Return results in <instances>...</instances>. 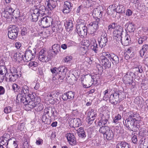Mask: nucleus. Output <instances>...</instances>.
Wrapping results in <instances>:
<instances>
[{
	"label": "nucleus",
	"mask_w": 148,
	"mask_h": 148,
	"mask_svg": "<svg viewBox=\"0 0 148 148\" xmlns=\"http://www.w3.org/2000/svg\"><path fill=\"white\" fill-rule=\"evenodd\" d=\"M38 63L35 61H31L28 64L29 67L34 71H36L37 69Z\"/></svg>",
	"instance_id": "obj_32"
},
{
	"label": "nucleus",
	"mask_w": 148,
	"mask_h": 148,
	"mask_svg": "<svg viewBox=\"0 0 148 148\" xmlns=\"http://www.w3.org/2000/svg\"><path fill=\"white\" fill-rule=\"evenodd\" d=\"M122 95L121 92L117 91L113 94H111L109 97V101L112 104L116 105L118 102L122 100V99L120 96Z\"/></svg>",
	"instance_id": "obj_7"
},
{
	"label": "nucleus",
	"mask_w": 148,
	"mask_h": 148,
	"mask_svg": "<svg viewBox=\"0 0 148 148\" xmlns=\"http://www.w3.org/2000/svg\"><path fill=\"white\" fill-rule=\"evenodd\" d=\"M12 110H13V108L10 106L6 107L4 110V112L6 114L10 113Z\"/></svg>",
	"instance_id": "obj_52"
},
{
	"label": "nucleus",
	"mask_w": 148,
	"mask_h": 148,
	"mask_svg": "<svg viewBox=\"0 0 148 148\" xmlns=\"http://www.w3.org/2000/svg\"><path fill=\"white\" fill-rule=\"evenodd\" d=\"M109 25L111 26V27L112 29H114L115 30L118 25H117L116 23L114 22L110 24Z\"/></svg>",
	"instance_id": "obj_64"
},
{
	"label": "nucleus",
	"mask_w": 148,
	"mask_h": 148,
	"mask_svg": "<svg viewBox=\"0 0 148 148\" xmlns=\"http://www.w3.org/2000/svg\"><path fill=\"white\" fill-rule=\"evenodd\" d=\"M52 49L49 50V52L51 53L52 56H55L60 51V47L58 44H54L52 46Z\"/></svg>",
	"instance_id": "obj_20"
},
{
	"label": "nucleus",
	"mask_w": 148,
	"mask_h": 148,
	"mask_svg": "<svg viewBox=\"0 0 148 148\" xmlns=\"http://www.w3.org/2000/svg\"><path fill=\"white\" fill-rule=\"evenodd\" d=\"M34 50V49H33ZM34 53H32V51L29 49H27L25 53H24L23 57V61L25 62H28L30 61L33 58L36 53V52L34 51Z\"/></svg>",
	"instance_id": "obj_14"
},
{
	"label": "nucleus",
	"mask_w": 148,
	"mask_h": 148,
	"mask_svg": "<svg viewBox=\"0 0 148 148\" xmlns=\"http://www.w3.org/2000/svg\"><path fill=\"white\" fill-rule=\"evenodd\" d=\"M137 122L134 121V120H130L127 119L125 121V123H123L128 130L132 131L135 132L139 130L140 127L139 124L138 125Z\"/></svg>",
	"instance_id": "obj_3"
},
{
	"label": "nucleus",
	"mask_w": 148,
	"mask_h": 148,
	"mask_svg": "<svg viewBox=\"0 0 148 148\" xmlns=\"http://www.w3.org/2000/svg\"><path fill=\"white\" fill-rule=\"evenodd\" d=\"M114 133L112 130L110 129L103 136L106 139L108 140H112L114 137Z\"/></svg>",
	"instance_id": "obj_29"
},
{
	"label": "nucleus",
	"mask_w": 148,
	"mask_h": 148,
	"mask_svg": "<svg viewBox=\"0 0 148 148\" xmlns=\"http://www.w3.org/2000/svg\"><path fill=\"white\" fill-rule=\"evenodd\" d=\"M10 136L9 134L6 133H5L3 136L1 137V138H3V139H5V140H7L9 141V140L11 139V138H10Z\"/></svg>",
	"instance_id": "obj_55"
},
{
	"label": "nucleus",
	"mask_w": 148,
	"mask_h": 148,
	"mask_svg": "<svg viewBox=\"0 0 148 148\" xmlns=\"http://www.w3.org/2000/svg\"><path fill=\"white\" fill-rule=\"evenodd\" d=\"M58 74L56 75L57 77L60 80L63 79L65 77L67 71V69L64 66H60L58 68Z\"/></svg>",
	"instance_id": "obj_11"
},
{
	"label": "nucleus",
	"mask_w": 148,
	"mask_h": 148,
	"mask_svg": "<svg viewBox=\"0 0 148 148\" xmlns=\"http://www.w3.org/2000/svg\"><path fill=\"white\" fill-rule=\"evenodd\" d=\"M85 25L81 26H76V29L78 34L80 35L84 36L87 34V27Z\"/></svg>",
	"instance_id": "obj_16"
},
{
	"label": "nucleus",
	"mask_w": 148,
	"mask_h": 148,
	"mask_svg": "<svg viewBox=\"0 0 148 148\" xmlns=\"http://www.w3.org/2000/svg\"><path fill=\"white\" fill-rule=\"evenodd\" d=\"M97 79L96 75L92 76L90 75H86L82 80V83L84 88H88L92 84L97 83Z\"/></svg>",
	"instance_id": "obj_2"
},
{
	"label": "nucleus",
	"mask_w": 148,
	"mask_h": 148,
	"mask_svg": "<svg viewBox=\"0 0 148 148\" xmlns=\"http://www.w3.org/2000/svg\"><path fill=\"white\" fill-rule=\"evenodd\" d=\"M27 97H29V100H32L34 101H37V102H40V99L38 97H35L33 94H29L27 95Z\"/></svg>",
	"instance_id": "obj_44"
},
{
	"label": "nucleus",
	"mask_w": 148,
	"mask_h": 148,
	"mask_svg": "<svg viewBox=\"0 0 148 148\" xmlns=\"http://www.w3.org/2000/svg\"><path fill=\"white\" fill-rule=\"evenodd\" d=\"M10 15L8 12L5 11H3L2 13V16L5 18H9Z\"/></svg>",
	"instance_id": "obj_58"
},
{
	"label": "nucleus",
	"mask_w": 148,
	"mask_h": 148,
	"mask_svg": "<svg viewBox=\"0 0 148 148\" xmlns=\"http://www.w3.org/2000/svg\"><path fill=\"white\" fill-rule=\"evenodd\" d=\"M9 143L7 148H18V145L16 142V140L15 138H12L9 141Z\"/></svg>",
	"instance_id": "obj_25"
},
{
	"label": "nucleus",
	"mask_w": 148,
	"mask_h": 148,
	"mask_svg": "<svg viewBox=\"0 0 148 148\" xmlns=\"http://www.w3.org/2000/svg\"><path fill=\"white\" fill-rule=\"evenodd\" d=\"M12 88L14 92H20L21 90L20 87L17 84L14 83L12 85Z\"/></svg>",
	"instance_id": "obj_50"
},
{
	"label": "nucleus",
	"mask_w": 148,
	"mask_h": 148,
	"mask_svg": "<svg viewBox=\"0 0 148 148\" xmlns=\"http://www.w3.org/2000/svg\"><path fill=\"white\" fill-rule=\"evenodd\" d=\"M43 143V140L40 138H38L36 140V144L37 145H41Z\"/></svg>",
	"instance_id": "obj_59"
},
{
	"label": "nucleus",
	"mask_w": 148,
	"mask_h": 148,
	"mask_svg": "<svg viewBox=\"0 0 148 148\" xmlns=\"http://www.w3.org/2000/svg\"><path fill=\"white\" fill-rule=\"evenodd\" d=\"M101 116L100 120L98 122V125L99 126H106L107 125L108 119L103 114L101 115Z\"/></svg>",
	"instance_id": "obj_26"
},
{
	"label": "nucleus",
	"mask_w": 148,
	"mask_h": 148,
	"mask_svg": "<svg viewBox=\"0 0 148 148\" xmlns=\"http://www.w3.org/2000/svg\"><path fill=\"white\" fill-rule=\"evenodd\" d=\"M51 54L49 55L47 51L42 49L39 53L38 59L43 62H47L51 60Z\"/></svg>",
	"instance_id": "obj_6"
},
{
	"label": "nucleus",
	"mask_w": 148,
	"mask_h": 148,
	"mask_svg": "<svg viewBox=\"0 0 148 148\" xmlns=\"http://www.w3.org/2000/svg\"><path fill=\"white\" fill-rule=\"evenodd\" d=\"M123 27L118 25L116 29L114 30L113 32L115 34V35H117V34H122V33L123 32Z\"/></svg>",
	"instance_id": "obj_35"
},
{
	"label": "nucleus",
	"mask_w": 148,
	"mask_h": 148,
	"mask_svg": "<svg viewBox=\"0 0 148 148\" xmlns=\"http://www.w3.org/2000/svg\"><path fill=\"white\" fill-rule=\"evenodd\" d=\"M29 92V87L27 85H24L21 87L19 93L20 94L26 96L28 95Z\"/></svg>",
	"instance_id": "obj_24"
},
{
	"label": "nucleus",
	"mask_w": 148,
	"mask_h": 148,
	"mask_svg": "<svg viewBox=\"0 0 148 148\" xmlns=\"http://www.w3.org/2000/svg\"><path fill=\"white\" fill-rule=\"evenodd\" d=\"M93 44L91 47V49L94 52L97 53L99 52V48L95 40H92Z\"/></svg>",
	"instance_id": "obj_30"
},
{
	"label": "nucleus",
	"mask_w": 148,
	"mask_h": 148,
	"mask_svg": "<svg viewBox=\"0 0 148 148\" xmlns=\"http://www.w3.org/2000/svg\"><path fill=\"white\" fill-rule=\"evenodd\" d=\"M46 114L44 113L42 116V120L43 122H44L45 123H47V122L48 121V119L46 116Z\"/></svg>",
	"instance_id": "obj_56"
},
{
	"label": "nucleus",
	"mask_w": 148,
	"mask_h": 148,
	"mask_svg": "<svg viewBox=\"0 0 148 148\" xmlns=\"http://www.w3.org/2000/svg\"><path fill=\"white\" fill-rule=\"evenodd\" d=\"M121 119V117L119 114H118L116 116H115L113 119V122L116 123H119V121Z\"/></svg>",
	"instance_id": "obj_53"
},
{
	"label": "nucleus",
	"mask_w": 148,
	"mask_h": 148,
	"mask_svg": "<svg viewBox=\"0 0 148 148\" xmlns=\"http://www.w3.org/2000/svg\"><path fill=\"white\" fill-rule=\"evenodd\" d=\"M141 87L143 89L147 90L148 89V80H143L141 83Z\"/></svg>",
	"instance_id": "obj_43"
},
{
	"label": "nucleus",
	"mask_w": 148,
	"mask_h": 148,
	"mask_svg": "<svg viewBox=\"0 0 148 148\" xmlns=\"http://www.w3.org/2000/svg\"><path fill=\"white\" fill-rule=\"evenodd\" d=\"M8 71L6 74V78L8 79L9 81L14 82L19 76L17 71L15 68H14L9 70Z\"/></svg>",
	"instance_id": "obj_5"
},
{
	"label": "nucleus",
	"mask_w": 148,
	"mask_h": 148,
	"mask_svg": "<svg viewBox=\"0 0 148 148\" xmlns=\"http://www.w3.org/2000/svg\"><path fill=\"white\" fill-rule=\"evenodd\" d=\"M133 51V49L131 47H129L127 48L126 52L125 53V58L128 60L130 58L134 56L133 52H132Z\"/></svg>",
	"instance_id": "obj_22"
},
{
	"label": "nucleus",
	"mask_w": 148,
	"mask_h": 148,
	"mask_svg": "<svg viewBox=\"0 0 148 148\" xmlns=\"http://www.w3.org/2000/svg\"><path fill=\"white\" fill-rule=\"evenodd\" d=\"M130 114L127 119L131 120H134V121L138 122V121L136 119L139 116L138 114L137 113H134L132 112H130Z\"/></svg>",
	"instance_id": "obj_37"
},
{
	"label": "nucleus",
	"mask_w": 148,
	"mask_h": 148,
	"mask_svg": "<svg viewBox=\"0 0 148 148\" xmlns=\"http://www.w3.org/2000/svg\"><path fill=\"white\" fill-rule=\"evenodd\" d=\"M87 32L90 33L92 36H94L97 30L95 29L92 28L90 25H88L87 27Z\"/></svg>",
	"instance_id": "obj_39"
},
{
	"label": "nucleus",
	"mask_w": 148,
	"mask_h": 148,
	"mask_svg": "<svg viewBox=\"0 0 148 148\" xmlns=\"http://www.w3.org/2000/svg\"><path fill=\"white\" fill-rule=\"evenodd\" d=\"M66 137L69 144L72 145L76 144V141L74 135L72 133L66 134Z\"/></svg>",
	"instance_id": "obj_17"
},
{
	"label": "nucleus",
	"mask_w": 148,
	"mask_h": 148,
	"mask_svg": "<svg viewBox=\"0 0 148 148\" xmlns=\"http://www.w3.org/2000/svg\"><path fill=\"white\" fill-rule=\"evenodd\" d=\"M6 67L3 65L0 66V74H2L6 75V74L8 72Z\"/></svg>",
	"instance_id": "obj_40"
},
{
	"label": "nucleus",
	"mask_w": 148,
	"mask_h": 148,
	"mask_svg": "<svg viewBox=\"0 0 148 148\" xmlns=\"http://www.w3.org/2000/svg\"><path fill=\"white\" fill-rule=\"evenodd\" d=\"M104 55L107 57L112 62L114 65H117L119 62V57L114 54L109 53L108 52H103Z\"/></svg>",
	"instance_id": "obj_9"
},
{
	"label": "nucleus",
	"mask_w": 148,
	"mask_h": 148,
	"mask_svg": "<svg viewBox=\"0 0 148 148\" xmlns=\"http://www.w3.org/2000/svg\"><path fill=\"white\" fill-rule=\"evenodd\" d=\"M140 146V148H148V141L145 139L144 141H142L141 143Z\"/></svg>",
	"instance_id": "obj_48"
},
{
	"label": "nucleus",
	"mask_w": 148,
	"mask_h": 148,
	"mask_svg": "<svg viewBox=\"0 0 148 148\" xmlns=\"http://www.w3.org/2000/svg\"><path fill=\"white\" fill-rule=\"evenodd\" d=\"M110 129V128L108 126H102L100 127L99 131L100 133L102 134L104 136L105 134H106V132L109 130Z\"/></svg>",
	"instance_id": "obj_34"
},
{
	"label": "nucleus",
	"mask_w": 148,
	"mask_h": 148,
	"mask_svg": "<svg viewBox=\"0 0 148 148\" xmlns=\"http://www.w3.org/2000/svg\"><path fill=\"white\" fill-rule=\"evenodd\" d=\"M27 30L26 28L23 27L21 30V34L22 36L25 35L27 33Z\"/></svg>",
	"instance_id": "obj_63"
},
{
	"label": "nucleus",
	"mask_w": 148,
	"mask_h": 148,
	"mask_svg": "<svg viewBox=\"0 0 148 148\" xmlns=\"http://www.w3.org/2000/svg\"><path fill=\"white\" fill-rule=\"evenodd\" d=\"M55 112H56L55 108L52 107H49L45 108L44 110V113L45 114H47L49 117L51 118L52 116H54Z\"/></svg>",
	"instance_id": "obj_19"
},
{
	"label": "nucleus",
	"mask_w": 148,
	"mask_h": 148,
	"mask_svg": "<svg viewBox=\"0 0 148 148\" xmlns=\"http://www.w3.org/2000/svg\"><path fill=\"white\" fill-rule=\"evenodd\" d=\"M134 70L138 72L142 73L143 72V69L141 66H138V67H136L134 68Z\"/></svg>",
	"instance_id": "obj_60"
},
{
	"label": "nucleus",
	"mask_w": 148,
	"mask_h": 148,
	"mask_svg": "<svg viewBox=\"0 0 148 148\" xmlns=\"http://www.w3.org/2000/svg\"><path fill=\"white\" fill-rule=\"evenodd\" d=\"M95 118L88 117L86 118V121L88 122V123L90 124H92Z\"/></svg>",
	"instance_id": "obj_62"
},
{
	"label": "nucleus",
	"mask_w": 148,
	"mask_h": 148,
	"mask_svg": "<svg viewBox=\"0 0 148 148\" xmlns=\"http://www.w3.org/2000/svg\"><path fill=\"white\" fill-rule=\"evenodd\" d=\"M88 118H95L97 115L96 110L94 109L90 110L88 113Z\"/></svg>",
	"instance_id": "obj_38"
},
{
	"label": "nucleus",
	"mask_w": 148,
	"mask_h": 148,
	"mask_svg": "<svg viewBox=\"0 0 148 148\" xmlns=\"http://www.w3.org/2000/svg\"><path fill=\"white\" fill-rule=\"evenodd\" d=\"M72 57L70 56H67L63 59V61L64 62H68L72 60Z\"/></svg>",
	"instance_id": "obj_57"
},
{
	"label": "nucleus",
	"mask_w": 148,
	"mask_h": 148,
	"mask_svg": "<svg viewBox=\"0 0 148 148\" xmlns=\"http://www.w3.org/2000/svg\"><path fill=\"white\" fill-rule=\"evenodd\" d=\"M103 8L101 6H99L94 9L92 12V15L97 19L101 18L102 15Z\"/></svg>",
	"instance_id": "obj_15"
},
{
	"label": "nucleus",
	"mask_w": 148,
	"mask_h": 148,
	"mask_svg": "<svg viewBox=\"0 0 148 148\" xmlns=\"http://www.w3.org/2000/svg\"><path fill=\"white\" fill-rule=\"evenodd\" d=\"M139 135L141 137H145L147 136V132L146 130L144 129L141 130L139 133Z\"/></svg>",
	"instance_id": "obj_51"
},
{
	"label": "nucleus",
	"mask_w": 148,
	"mask_h": 148,
	"mask_svg": "<svg viewBox=\"0 0 148 148\" xmlns=\"http://www.w3.org/2000/svg\"><path fill=\"white\" fill-rule=\"evenodd\" d=\"M73 4L70 1H66L64 2L63 6L72 9L73 8Z\"/></svg>",
	"instance_id": "obj_47"
},
{
	"label": "nucleus",
	"mask_w": 148,
	"mask_h": 148,
	"mask_svg": "<svg viewBox=\"0 0 148 148\" xmlns=\"http://www.w3.org/2000/svg\"><path fill=\"white\" fill-rule=\"evenodd\" d=\"M101 56L100 57V60L101 61V64L105 69L109 68L111 67V62L109 60L107 57L104 55V54Z\"/></svg>",
	"instance_id": "obj_12"
},
{
	"label": "nucleus",
	"mask_w": 148,
	"mask_h": 148,
	"mask_svg": "<svg viewBox=\"0 0 148 148\" xmlns=\"http://www.w3.org/2000/svg\"><path fill=\"white\" fill-rule=\"evenodd\" d=\"M27 103L26 106V107L33 108L35 107L38 106L39 108L37 109L39 111L43 109L42 105L39 102H37V101L29 100Z\"/></svg>",
	"instance_id": "obj_13"
},
{
	"label": "nucleus",
	"mask_w": 148,
	"mask_h": 148,
	"mask_svg": "<svg viewBox=\"0 0 148 148\" xmlns=\"http://www.w3.org/2000/svg\"><path fill=\"white\" fill-rule=\"evenodd\" d=\"M63 8L62 11L65 14H67L69 13L72 10L70 8H66V7L64 6H63Z\"/></svg>",
	"instance_id": "obj_54"
},
{
	"label": "nucleus",
	"mask_w": 148,
	"mask_h": 148,
	"mask_svg": "<svg viewBox=\"0 0 148 148\" xmlns=\"http://www.w3.org/2000/svg\"><path fill=\"white\" fill-rule=\"evenodd\" d=\"M134 75V73L131 71L127 72L126 74L123 78V79L124 83L126 84H132L133 81V76Z\"/></svg>",
	"instance_id": "obj_10"
},
{
	"label": "nucleus",
	"mask_w": 148,
	"mask_h": 148,
	"mask_svg": "<svg viewBox=\"0 0 148 148\" xmlns=\"http://www.w3.org/2000/svg\"><path fill=\"white\" fill-rule=\"evenodd\" d=\"M127 24V29L128 32H133L134 30V25L132 23H129L126 24L125 25L126 26Z\"/></svg>",
	"instance_id": "obj_45"
},
{
	"label": "nucleus",
	"mask_w": 148,
	"mask_h": 148,
	"mask_svg": "<svg viewBox=\"0 0 148 148\" xmlns=\"http://www.w3.org/2000/svg\"><path fill=\"white\" fill-rule=\"evenodd\" d=\"M148 50V45L145 44L143 46L142 49L139 51V53L141 57H143L144 56L145 53Z\"/></svg>",
	"instance_id": "obj_31"
},
{
	"label": "nucleus",
	"mask_w": 148,
	"mask_h": 148,
	"mask_svg": "<svg viewBox=\"0 0 148 148\" xmlns=\"http://www.w3.org/2000/svg\"><path fill=\"white\" fill-rule=\"evenodd\" d=\"M18 27L14 25H10L8 27V37L12 39H16L19 32Z\"/></svg>",
	"instance_id": "obj_4"
},
{
	"label": "nucleus",
	"mask_w": 148,
	"mask_h": 148,
	"mask_svg": "<svg viewBox=\"0 0 148 148\" xmlns=\"http://www.w3.org/2000/svg\"><path fill=\"white\" fill-rule=\"evenodd\" d=\"M29 100V97H27V95L25 96L23 95V96L21 97V101L22 103L25 105L26 106L27 104L28 103Z\"/></svg>",
	"instance_id": "obj_41"
},
{
	"label": "nucleus",
	"mask_w": 148,
	"mask_h": 148,
	"mask_svg": "<svg viewBox=\"0 0 148 148\" xmlns=\"http://www.w3.org/2000/svg\"><path fill=\"white\" fill-rule=\"evenodd\" d=\"M130 41V36L127 35H126L124 38L122 39V44L125 46L128 45L129 44V42Z\"/></svg>",
	"instance_id": "obj_33"
},
{
	"label": "nucleus",
	"mask_w": 148,
	"mask_h": 148,
	"mask_svg": "<svg viewBox=\"0 0 148 148\" xmlns=\"http://www.w3.org/2000/svg\"><path fill=\"white\" fill-rule=\"evenodd\" d=\"M130 145L124 141L120 142L116 146V148H130Z\"/></svg>",
	"instance_id": "obj_27"
},
{
	"label": "nucleus",
	"mask_w": 148,
	"mask_h": 148,
	"mask_svg": "<svg viewBox=\"0 0 148 148\" xmlns=\"http://www.w3.org/2000/svg\"><path fill=\"white\" fill-rule=\"evenodd\" d=\"M147 38L146 36L140 37L138 39H137L138 44L139 45L142 44L143 42L147 40Z\"/></svg>",
	"instance_id": "obj_49"
},
{
	"label": "nucleus",
	"mask_w": 148,
	"mask_h": 148,
	"mask_svg": "<svg viewBox=\"0 0 148 148\" xmlns=\"http://www.w3.org/2000/svg\"><path fill=\"white\" fill-rule=\"evenodd\" d=\"M107 37V34L106 31L103 30L101 34V38L98 39L99 47L101 49L105 47L107 45L108 40Z\"/></svg>",
	"instance_id": "obj_8"
},
{
	"label": "nucleus",
	"mask_w": 148,
	"mask_h": 148,
	"mask_svg": "<svg viewBox=\"0 0 148 148\" xmlns=\"http://www.w3.org/2000/svg\"><path fill=\"white\" fill-rule=\"evenodd\" d=\"M84 21L82 19H79L78 20L77 23V25H78L79 26H81L82 25H85L84 23Z\"/></svg>",
	"instance_id": "obj_61"
},
{
	"label": "nucleus",
	"mask_w": 148,
	"mask_h": 148,
	"mask_svg": "<svg viewBox=\"0 0 148 148\" xmlns=\"http://www.w3.org/2000/svg\"><path fill=\"white\" fill-rule=\"evenodd\" d=\"M101 19L99 18L96 19V20L90 23L89 25L92 27V28L97 30L99 27V24H100Z\"/></svg>",
	"instance_id": "obj_28"
},
{
	"label": "nucleus",
	"mask_w": 148,
	"mask_h": 148,
	"mask_svg": "<svg viewBox=\"0 0 148 148\" xmlns=\"http://www.w3.org/2000/svg\"><path fill=\"white\" fill-rule=\"evenodd\" d=\"M3 139L1 137L0 138V145L4 146L5 147H7L9 142L7 140Z\"/></svg>",
	"instance_id": "obj_42"
},
{
	"label": "nucleus",
	"mask_w": 148,
	"mask_h": 148,
	"mask_svg": "<svg viewBox=\"0 0 148 148\" xmlns=\"http://www.w3.org/2000/svg\"><path fill=\"white\" fill-rule=\"evenodd\" d=\"M74 92L71 91L67 92L62 94L63 101H67L68 99L72 100L74 98Z\"/></svg>",
	"instance_id": "obj_18"
},
{
	"label": "nucleus",
	"mask_w": 148,
	"mask_h": 148,
	"mask_svg": "<svg viewBox=\"0 0 148 148\" xmlns=\"http://www.w3.org/2000/svg\"><path fill=\"white\" fill-rule=\"evenodd\" d=\"M12 15L16 18L20 17V12L19 10L18 9H15L13 12H12Z\"/></svg>",
	"instance_id": "obj_46"
},
{
	"label": "nucleus",
	"mask_w": 148,
	"mask_h": 148,
	"mask_svg": "<svg viewBox=\"0 0 148 148\" xmlns=\"http://www.w3.org/2000/svg\"><path fill=\"white\" fill-rule=\"evenodd\" d=\"M57 0H46V7L41 3L34 6L31 11L32 21H36L40 18L39 24L44 28L47 27L52 24V19L49 16L42 17L49 10H52L57 5Z\"/></svg>",
	"instance_id": "obj_1"
},
{
	"label": "nucleus",
	"mask_w": 148,
	"mask_h": 148,
	"mask_svg": "<svg viewBox=\"0 0 148 148\" xmlns=\"http://www.w3.org/2000/svg\"><path fill=\"white\" fill-rule=\"evenodd\" d=\"M114 6L115 8L113 10V12H116L117 13H122L124 12L125 8L122 5L119 4L117 5L114 4Z\"/></svg>",
	"instance_id": "obj_21"
},
{
	"label": "nucleus",
	"mask_w": 148,
	"mask_h": 148,
	"mask_svg": "<svg viewBox=\"0 0 148 148\" xmlns=\"http://www.w3.org/2000/svg\"><path fill=\"white\" fill-rule=\"evenodd\" d=\"M24 53L21 52V53H15L14 52L13 58L15 61H22L23 60V56Z\"/></svg>",
	"instance_id": "obj_23"
},
{
	"label": "nucleus",
	"mask_w": 148,
	"mask_h": 148,
	"mask_svg": "<svg viewBox=\"0 0 148 148\" xmlns=\"http://www.w3.org/2000/svg\"><path fill=\"white\" fill-rule=\"evenodd\" d=\"M65 28L66 29L70 30L72 29L73 27V21L71 20H69L66 22L64 24Z\"/></svg>",
	"instance_id": "obj_36"
}]
</instances>
